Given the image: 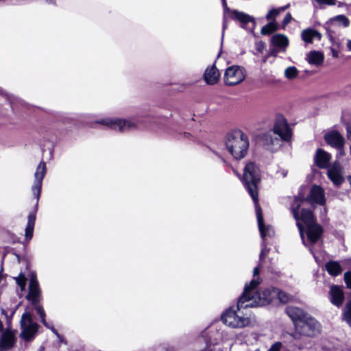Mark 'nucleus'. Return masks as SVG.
Segmentation results:
<instances>
[{
    "instance_id": "obj_1",
    "label": "nucleus",
    "mask_w": 351,
    "mask_h": 351,
    "mask_svg": "<svg viewBox=\"0 0 351 351\" xmlns=\"http://www.w3.org/2000/svg\"><path fill=\"white\" fill-rule=\"evenodd\" d=\"M305 202L306 201L303 199L294 197L290 210L296 221L303 244L309 247L315 261L319 263L320 260L311 245L319 239L322 234V228L316 223L313 212L304 207Z\"/></svg>"
},
{
    "instance_id": "obj_2",
    "label": "nucleus",
    "mask_w": 351,
    "mask_h": 351,
    "mask_svg": "<svg viewBox=\"0 0 351 351\" xmlns=\"http://www.w3.org/2000/svg\"><path fill=\"white\" fill-rule=\"evenodd\" d=\"M258 274V267H256L253 271V279L249 285L245 287L243 293L238 300L239 308L264 306L276 300L277 293L273 291V288L255 292V289L261 282Z\"/></svg>"
},
{
    "instance_id": "obj_3",
    "label": "nucleus",
    "mask_w": 351,
    "mask_h": 351,
    "mask_svg": "<svg viewBox=\"0 0 351 351\" xmlns=\"http://www.w3.org/2000/svg\"><path fill=\"white\" fill-rule=\"evenodd\" d=\"M226 147L236 160H241L247 153L249 140L241 130H233L226 136Z\"/></svg>"
},
{
    "instance_id": "obj_4",
    "label": "nucleus",
    "mask_w": 351,
    "mask_h": 351,
    "mask_svg": "<svg viewBox=\"0 0 351 351\" xmlns=\"http://www.w3.org/2000/svg\"><path fill=\"white\" fill-rule=\"evenodd\" d=\"M97 123L121 132L137 130L144 125L143 117L141 116L129 119L106 118L97 121Z\"/></svg>"
},
{
    "instance_id": "obj_5",
    "label": "nucleus",
    "mask_w": 351,
    "mask_h": 351,
    "mask_svg": "<svg viewBox=\"0 0 351 351\" xmlns=\"http://www.w3.org/2000/svg\"><path fill=\"white\" fill-rule=\"evenodd\" d=\"M260 181V170L254 162H248L245 168L243 182L255 205L258 204V183Z\"/></svg>"
},
{
    "instance_id": "obj_6",
    "label": "nucleus",
    "mask_w": 351,
    "mask_h": 351,
    "mask_svg": "<svg viewBox=\"0 0 351 351\" xmlns=\"http://www.w3.org/2000/svg\"><path fill=\"white\" fill-rule=\"evenodd\" d=\"M243 308L230 307L221 315V320L226 326L232 328H241L252 325L254 320L250 315L243 314Z\"/></svg>"
},
{
    "instance_id": "obj_7",
    "label": "nucleus",
    "mask_w": 351,
    "mask_h": 351,
    "mask_svg": "<svg viewBox=\"0 0 351 351\" xmlns=\"http://www.w3.org/2000/svg\"><path fill=\"white\" fill-rule=\"evenodd\" d=\"M295 330L293 337L297 339L299 336L314 337L320 332L321 327L317 320L307 315L302 321L295 324Z\"/></svg>"
},
{
    "instance_id": "obj_8",
    "label": "nucleus",
    "mask_w": 351,
    "mask_h": 351,
    "mask_svg": "<svg viewBox=\"0 0 351 351\" xmlns=\"http://www.w3.org/2000/svg\"><path fill=\"white\" fill-rule=\"evenodd\" d=\"M245 77V70L239 66H231L226 70L224 73V82L228 86L237 85L243 82Z\"/></svg>"
},
{
    "instance_id": "obj_9",
    "label": "nucleus",
    "mask_w": 351,
    "mask_h": 351,
    "mask_svg": "<svg viewBox=\"0 0 351 351\" xmlns=\"http://www.w3.org/2000/svg\"><path fill=\"white\" fill-rule=\"evenodd\" d=\"M46 163L44 161H40L37 166L36 172L34 173V181L32 186V193L36 197L37 202L40 198L43 180L46 174Z\"/></svg>"
},
{
    "instance_id": "obj_10",
    "label": "nucleus",
    "mask_w": 351,
    "mask_h": 351,
    "mask_svg": "<svg viewBox=\"0 0 351 351\" xmlns=\"http://www.w3.org/2000/svg\"><path fill=\"white\" fill-rule=\"evenodd\" d=\"M21 324L23 328L21 336L26 340H30L38 330V324L32 320L29 313L23 314Z\"/></svg>"
},
{
    "instance_id": "obj_11",
    "label": "nucleus",
    "mask_w": 351,
    "mask_h": 351,
    "mask_svg": "<svg viewBox=\"0 0 351 351\" xmlns=\"http://www.w3.org/2000/svg\"><path fill=\"white\" fill-rule=\"evenodd\" d=\"M274 133L278 134L280 138L285 141H289L291 138V130L287 120L282 117H278L274 126Z\"/></svg>"
},
{
    "instance_id": "obj_12",
    "label": "nucleus",
    "mask_w": 351,
    "mask_h": 351,
    "mask_svg": "<svg viewBox=\"0 0 351 351\" xmlns=\"http://www.w3.org/2000/svg\"><path fill=\"white\" fill-rule=\"evenodd\" d=\"M256 215L257 217L258 229L262 239L264 240L267 237H271L274 234V230L270 225L265 226L263 223V217L261 213V208L258 204L255 205Z\"/></svg>"
},
{
    "instance_id": "obj_13",
    "label": "nucleus",
    "mask_w": 351,
    "mask_h": 351,
    "mask_svg": "<svg viewBox=\"0 0 351 351\" xmlns=\"http://www.w3.org/2000/svg\"><path fill=\"white\" fill-rule=\"evenodd\" d=\"M327 176L335 186H339L343 181V168L338 162L328 167Z\"/></svg>"
},
{
    "instance_id": "obj_14",
    "label": "nucleus",
    "mask_w": 351,
    "mask_h": 351,
    "mask_svg": "<svg viewBox=\"0 0 351 351\" xmlns=\"http://www.w3.org/2000/svg\"><path fill=\"white\" fill-rule=\"evenodd\" d=\"M28 300H31L34 304L39 302L40 298V289L39 288L38 282L34 274H32L29 280Z\"/></svg>"
},
{
    "instance_id": "obj_15",
    "label": "nucleus",
    "mask_w": 351,
    "mask_h": 351,
    "mask_svg": "<svg viewBox=\"0 0 351 351\" xmlns=\"http://www.w3.org/2000/svg\"><path fill=\"white\" fill-rule=\"evenodd\" d=\"M233 18L241 23V26L246 29H252L254 26V18L247 14L234 10Z\"/></svg>"
},
{
    "instance_id": "obj_16",
    "label": "nucleus",
    "mask_w": 351,
    "mask_h": 351,
    "mask_svg": "<svg viewBox=\"0 0 351 351\" xmlns=\"http://www.w3.org/2000/svg\"><path fill=\"white\" fill-rule=\"evenodd\" d=\"M309 200L312 204L324 205L326 202L324 189L319 186L314 185L311 189Z\"/></svg>"
},
{
    "instance_id": "obj_17",
    "label": "nucleus",
    "mask_w": 351,
    "mask_h": 351,
    "mask_svg": "<svg viewBox=\"0 0 351 351\" xmlns=\"http://www.w3.org/2000/svg\"><path fill=\"white\" fill-rule=\"evenodd\" d=\"M330 302L337 307L341 306L344 300V293L342 289L335 285L330 287Z\"/></svg>"
},
{
    "instance_id": "obj_18",
    "label": "nucleus",
    "mask_w": 351,
    "mask_h": 351,
    "mask_svg": "<svg viewBox=\"0 0 351 351\" xmlns=\"http://www.w3.org/2000/svg\"><path fill=\"white\" fill-rule=\"evenodd\" d=\"M220 77V73L215 64L206 68L204 73V79L207 84H216Z\"/></svg>"
},
{
    "instance_id": "obj_19",
    "label": "nucleus",
    "mask_w": 351,
    "mask_h": 351,
    "mask_svg": "<svg viewBox=\"0 0 351 351\" xmlns=\"http://www.w3.org/2000/svg\"><path fill=\"white\" fill-rule=\"evenodd\" d=\"M331 159V156L324 151L323 149H319L315 156V161L317 167L321 169H326L330 167L329 162Z\"/></svg>"
},
{
    "instance_id": "obj_20",
    "label": "nucleus",
    "mask_w": 351,
    "mask_h": 351,
    "mask_svg": "<svg viewBox=\"0 0 351 351\" xmlns=\"http://www.w3.org/2000/svg\"><path fill=\"white\" fill-rule=\"evenodd\" d=\"M325 140L331 146L341 149L343 145V138L336 131H332L325 135Z\"/></svg>"
},
{
    "instance_id": "obj_21",
    "label": "nucleus",
    "mask_w": 351,
    "mask_h": 351,
    "mask_svg": "<svg viewBox=\"0 0 351 351\" xmlns=\"http://www.w3.org/2000/svg\"><path fill=\"white\" fill-rule=\"evenodd\" d=\"M271 43L274 47L279 50L285 51L289 45L288 38L282 34L274 35L271 38Z\"/></svg>"
},
{
    "instance_id": "obj_22",
    "label": "nucleus",
    "mask_w": 351,
    "mask_h": 351,
    "mask_svg": "<svg viewBox=\"0 0 351 351\" xmlns=\"http://www.w3.org/2000/svg\"><path fill=\"white\" fill-rule=\"evenodd\" d=\"M286 312L293 321L295 326L298 322L302 321L308 315L305 314L302 309L294 306H288L286 309Z\"/></svg>"
},
{
    "instance_id": "obj_23",
    "label": "nucleus",
    "mask_w": 351,
    "mask_h": 351,
    "mask_svg": "<svg viewBox=\"0 0 351 351\" xmlns=\"http://www.w3.org/2000/svg\"><path fill=\"white\" fill-rule=\"evenodd\" d=\"M324 55L317 51H313L306 54V60L307 62L312 65L319 66L324 62Z\"/></svg>"
},
{
    "instance_id": "obj_24",
    "label": "nucleus",
    "mask_w": 351,
    "mask_h": 351,
    "mask_svg": "<svg viewBox=\"0 0 351 351\" xmlns=\"http://www.w3.org/2000/svg\"><path fill=\"white\" fill-rule=\"evenodd\" d=\"M301 36L304 42L308 43H312L313 39L319 40L322 38L321 34L313 29H306L303 30L302 32Z\"/></svg>"
},
{
    "instance_id": "obj_25",
    "label": "nucleus",
    "mask_w": 351,
    "mask_h": 351,
    "mask_svg": "<svg viewBox=\"0 0 351 351\" xmlns=\"http://www.w3.org/2000/svg\"><path fill=\"white\" fill-rule=\"evenodd\" d=\"M328 273L333 276H339L342 272V267L337 261H330L325 265Z\"/></svg>"
},
{
    "instance_id": "obj_26",
    "label": "nucleus",
    "mask_w": 351,
    "mask_h": 351,
    "mask_svg": "<svg viewBox=\"0 0 351 351\" xmlns=\"http://www.w3.org/2000/svg\"><path fill=\"white\" fill-rule=\"evenodd\" d=\"M14 343V336L10 332H5L3 333L0 341V347L4 351L10 348Z\"/></svg>"
},
{
    "instance_id": "obj_27",
    "label": "nucleus",
    "mask_w": 351,
    "mask_h": 351,
    "mask_svg": "<svg viewBox=\"0 0 351 351\" xmlns=\"http://www.w3.org/2000/svg\"><path fill=\"white\" fill-rule=\"evenodd\" d=\"M36 221V214L30 213L28 215L27 224L25 228V237L27 239H31L33 235L34 224Z\"/></svg>"
},
{
    "instance_id": "obj_28",
    "label": "nucleus",
    "mask_w": 351,
    "mask_h": 351,
    "mask_svg": "<svg viewBox=\"0 0 351 351\" xmlns=\"http://www.w3.org/2000/svg\"><path fill=\"white\" fill-rule=\"evenodd\" d=\"M265 144L267 146V148L273 150L274 149L271 147V146H279L280 145V140L278 138L275 137L271 133H267L265 135L264 137Z\"/></svg>"
},
{
    "instance_id": "obj_29",
    "label": "nucleus",
    "mask_w": 351,
    "mask_h": 351,
    "mask_svg": "<svg viewBox=\"0 0 351 351\" xmlns=\"http://www.w3.org/2000/svg\"><path fill=\"white\" fill-rule=\"evenodd\" d=\"M330 23L348 27L349 25V20L344 15H338L331 20Z\"/></svg>"
},
{
    "instance_id": "obj_30",
    "label": "nucleus",
    "mask_w": 351,
    "mask_h": 351,
    "mask_svg": "<svg viewBox=\"0 0 351 351\" xmlns=\"http://www.w3.org/2000/svg\"><path fill=\"white\" fill-rule=\"evenodd\" d=\"M343 319L351 326V301H348L343 310Z\"/></svg>"
},
{
    "instance_id": "obj_31",
    "label": "nucleus",
    "mask_w": 351,
    "mask_h": 351,
    "mask_svg": "<svg viewBox=\"0 0 351 351\" xmlns=\"http://www.w3.org/2000/svg\"><path fill=\"white\" fill-rule=\"evenodd\" d=\"M273 291L277 293L276 299H278L281 303H287L291 300V296L284 291L275 288H273Z\"/></svg>"
},
{
    "instance_id": "obj_32",
    "label": "nucleus",
    "mask_w": 351,
    "mask_h": 351,
    "mask_svg": "<svg viewBox=\"0 0 351 351\" xmlns=\"http://www.w3.org/2000/svg\"><path fill=\"white\" fill-rule=\"evenodd\" d=\"M298 75V71L295 66H289L285 71V76L289 80L295 79Z\"/></svg>"
},
{
    "instance_id": "obj_33",
    "label": "nucleus",
    "mask_w": 351,
    "mask_h": 351,
    "mask_svg": "<svg viewBox=\"0 0 351 351\" xmlns=\"http://www.w3.org/2000/svg\"><path fill=\"white\" fill-rule=\"evenodd\" d=\"M277 29L276 24L274 22L269 23L261 29V34L264 35L270 34Z\"/></svg>"
},
{
    "instance_id": "obj_34",
    "label": "nucleus",
    "mask_w": 351,
    "mask_h": 351,
    "mask_svg": "<svg viewBox=\"0 0 351 351\" xmlns=\"http://www.w3.org/2000/svg\"><path fill=\"white\" fill-rule=\"evenodd\" d=\"M36 311L38 315L40 316V321L43 325L46 327H49V323H47L45 319V313L43 308L40 305H37L36 306Z\"/></svg>"
},
{
    "instance_id": "obj_35",
    "label": "nucleus",
    "mask_w": 351,
    "mask_h": 351,
    "mask_svg": "<svg viewBox=\"0 0 351 351\" xmlns=\"http://www.w3.org/2000/svg\"><path fill=\"white\" fill-rule=\"evenodd\" d=\"M258 338H259V335H258L257 333H255V332H252L250 335L246 337V338L245 339V342L247 344H251V345L257 344V343L258 341Z\"/></svg>"
},
{
    "instance_id": "obj_36",
    "label": "nucleus",
    "mask_w": 351,
    "mask_h": 351,
    "mask_svg": "<svg viewBox=\"0 0 351 351\" xmlns=\"http://www.w3.org/2000/svg\"><path fill=\"white\" fill-rule=\"evenodd\" d=\"M15 280L21 290L23 291L26 285V278L25 276L21 274L18 277L15 278Z\"/></svg>"
},
{
    "instance_id": "obj_37",
    "label": "nucleus",
    "mask_w": 351,
    "mask_h": 351,
    "mask_svg": "<svg viewBox=\"0 0 351 351\" xmlns=\"http://www.w3.org/2000/svg\"><path fill=\"white\" fill-rule=\"evenodd\" d=\"M280 12H281L279 8L272 9L268 12L267 14L266 15V19L267 20L274 19Z\"/></svg>"
},
{
    "instance_id": "obj_38",
    "label": "nucleus",
    "mask_w": 351,
    "mask_h": 351,
    "mask_svg": "<svg viewBox=\"0 0 351 351\" xmlns=\"http://www.w3.org/2000/svg\"><path fill=\"white\" fill-rule=\"evenodd\" d=\"M262 249H261V254H260V256H259V259H260V261L262 262L263 261V259L265 258V257L266 256V255L267 254L268 252H269V250L266 247V244L265 243V241H263L262 243Z\"/></svg>"
},
{
    "instance_id": "obj_39",
    "label": "nucleus",
    "mask_w": 351,
    "mask_h": 351,
    "mask_svg": "<svg viewBox=\"0 0 351 351\" xmlns=\"http://www.w3.org/2000/svg\"><path fill=\"white\" fill-rule=\"evenodd\" d=\"M344 280L348 288L351 289V272L344 274Z\"/></svg>"
},
{
    "instance_id": "obj_40",
    "label": "nucleus",
    "mask_w": 351,
    "mask_h": 351,
    "mask_svg": "<svg viewBox=\"0 0 351 351\" xmlns=\"http://www.w3.org/2000/svg\"><path fill=\"white\" fill-rule=\"evenodd\" d=\"M282 343L280 342H276L274 343L267 351H280Z\"/></svg>"
},
{
    "instance_id": "obj_41",
    "label": "nucleus",
    "mask_w": 351,
    "mask_h": 351,
    "mask_svg": "<svg viewBox=\"0 0 351 351\" xmlns=\"http://www.w3.org/2000/svg\"><path fill=\"white\" fill-rule=\"evenodd\" d=\"M316 1L319 4H327V5H334L336 3L335 0H316Z\"/></svg>"
},
{
    "instance_id": "obj_42",
    "label": "nucleus",
    "mask_w": 351,
    "mask_h": 351,
    "mask_svg": "<svg viewBox=\"0 0 351 351\" xmlns=\"http://www.w3.org/2000/svg\"><path fill=\"white\" fill-rule=\"evenodd\" d=\"M292 20V16L290 13H287L282 21V25L285 27L287 24H289Z\"/></svg>"
},
{
    "instance_id": "obj_43",
    "label": "nucleus",
    "mask_w": 351,
    "mask_h": 351,
    "mask_svg": "<svg viewBox=\"0 0 351 351\" xmlns=\"http://www.w3.org/2000/svg\"><path fill=\"white\" fill-rule=\"evenodd\" d=\"M216 345L217 344V342H213L211 339H210L209 342L206 343V348L204 350H202L201 351H213L212 349V344Z\"/></svg>"
},
{
    "instance_id": "obj_44",
    "label": "nucleus",
    "mask_w": 351,
    "mask_h": 351,
    "mask_svg": "<svg viewBox=\"0 0 351 351\" xmlns=\"http://www.w3.org/2000/svg\"><path fill=\"white\" fill-rule=\"evenodd\" d=\"M265 44L263 42L260 41L256 43V49L259 52L263 51V50L265 49Z\"/></svg>"
},
{
    "instance_id": "obj_45",
    "label": "nucleus",
    "mask_w": 351,
    "mask_h": 351,
    "mask_svg": "<svg viewBox=\"0 0 351 351\" xmlns=\"http://www.w3.org/2000/svg\"><path fill=\"white\" fill-rule=\"evenodd\" d=\"M48 328H49L58 337V339L62 341V337H60V335H59V333L58 332L57 330L54 328V327L52 326V325H50L49 324V327H47Z\"/></svg>"
},
{
    "instance_id": "obj_46",
    "label": "nucleus",
    "mask_w": 351,
    "mask_h": 351,
    "mask_svg": "<svg viewBox=\"0 0 351 351\" xmlns=\"http://www.w3.org/2000/svg\"><path fill=\"white\" fill-rule=\"evenodd\" d=\"M347 130V136L349 140L351 141V125L348 124L346 127Z\"/></svg>"
},
{
    "instance_id": "obj_47",
    "label": "nucleus",
    "mask_w": 351,
    "mask_h": 351,
    "mask_svg": "<svg viewBox=\"0 0 351 351\" xmlns=\"http://www.w3.org/2000/svg\"><path fill=\"white\" fill-rule=\"evenodd\" d=\"M332 56H333L334 58H337V57H338V56H339V53H338V51H336L335 49H332Z\"/></svg>"
},
{
    "instance_id": "obj_48",
    "label": "nucleus",
    "mask_w": 351,
    "mask_h": 351,
    "mask_svg": "<svg viewBox=\"0 0 351 351\" xmlns=\"http://www.w3.org/2000/svg\"><path fill=\"white\" fill-rule=\"evenodd\" d=\"M221 2H222V5H223V8L225 10H227L228 9V6H227L226 0H221Z\"/></svg>"
},
{
    "instance_id": "obj_49",
    "label": "nucleus",
    "mask_w": 351,
    "mask_h": 351,
    "mask_svg": "<svg viewBox=\"0 0 351 351\" xmlns=\"http://www.w3.org/2000/svg\"><path fill=\"white\" fill-rule=\"evenodd\" d=\"M347 48L349 51H351V40H348L347 42Z\"/></svg>"
},
{
    "instance_id": "obj_50",
    "label": "nucleus",
    "mask_w": 351,
    "mask_h": 351,
    "mask_svg": "<svg viewBox=\"0 0 351 351\" xmlns=\"http://www.w3.org/2000/svg\"><path fill=\"white\" fill-rule=\"evenodd\" d=\"M289 5H287L279 8L280 10V12L285 11V10H287L289 8Z\"/></svg>"
},
{
    "instance_id": "obj_51",
    "label": "nucleus",
    "mask_w": 351,
    "mask_h": 351,
    "mask_svg": "<svg viewBox=\"0 0 351 351\" xmlns=\"http://www.w3.org/2000/svg\"><path fill=\"white\" fill-rule=\"evenodd\" d=\"M49 4H55V0H45Z\"/></svg>"
},
{
    "instance_id": "obj_52",
    "label": "nucleus",
    "mask_w": 351,
    "mask_h": 351,
    "mask_svg": "<svg viewBox=\"0 0 351 351\" xmlns=\"http://www.w3.org/2000/svg\"><path fill=\"white\" fill-rule=\"evenodd\" d=\"M226 28V21L225 20L223 21V32H224V29ZM222 36H223V34H222Z\"/></svg>"
},
{
    "instance_id": "obj_53",
    "label": "nucleus",
    "mask_w": 351,
    "mask_h": 351,
    "mask_svg": "<svg viewBox=\"0 0 351 351\" xmlns=\"http://www.w3.org/2000/svg\"><path fill=\"white\" fill-rule=\"evenodd\" d=\"M348 182H349V183H350V186H351V176H348Z\"/></svg>"
},
{
    "instance_id": "obj_54",
    "label": "nucleus",
    "mask_w": 351,
    "mask_h": 351,
    "mask_svg": "<svg viewBox=\"0 0 351 351\" xmlns=\"http://www.w3.org/2000/svg\"><path fill=\"white\" fill-rule=\"evenodd\" d=\"M16 258H17V260H18V262L20 263L21 262V258L20 256L18 255V254H15Z\"/></svg>"
},
{
    "instance_id": "obj_55",
    "label": "nucleus",
    "mask_w": 351,
    "mask_h": 351,
    "mask_svg": "<svg viewBox=\"0 0 351 351\" xmlns=\"http://www.w3.org/2000/svg\"><path fill=\"white\" fill-rule=\"evenodd\" d=\"M0 351H4L2 348L0 347Z\"/></svg>"
},
{
    "instance_id": "obj_56",
    "label": "nucleus",
    "mask_w": 351,
    "mask_h": 351,
    "mask_svg": "<svg viewBox=\"0 0 351 351\" xmlns=\"http://www.w3.org/2000/svg\"><path fill=\"white\" fill-rule=\"evenodd\" d=\"M38 351H44L43 348H40Z\"/></svg>"
}]
</instances>
